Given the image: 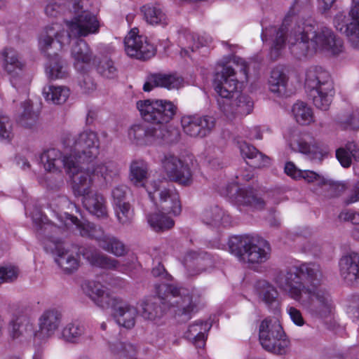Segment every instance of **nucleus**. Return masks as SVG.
I'll return each mask as SVG.
<instances>
[{
	"instance_id": "f257e3e1",
	"label": "nucleus",
	"mask_w": 359,
	"mask_h": 359,
	"mask_svg": "<svg viewBox=\"0 0 359 359\" xmlns=\"http://www.w3.org/2000/svg\"><path fill=\"white\" fill-rule=\"evenodd\" d=\"M322 279L321 267L316 262H304L278 271L273 278L290 298L320 320L330 317L334 310L330 293L321 285Z\"/></svg>"
},
{
	"instance_id": "f03ea898",
	"label": "nucleus",
	"mask_w": 359,
	"mask_h": 359,
	"mask_svg": "<svg viewBox=\"0 0 359 359\" xmlns=\"http://www.w3.org/2000/svg\"><path fill=\"white\" fill-rule=\"evenodd\" d=\"M137 107L145 121L150 123L133 125L128 130L130 140L139 146L171 142L165 124L175 116L177 107L165 100H144L138 101Z\"/></svg>"
},
{
	"instance_id": "7ed1b4c3",
	"label": "nucleus",
	"mask_w": 359,
	"mask_h": 359,
	"mask_svg": "<svg viewBox=\"0 0 359 359\" xmlns=\"http://www.w3.org/2000/svg\"><path fill=\"white\" fill-rule=\"evenodd\" d=\"M289 48L298 58L312 54L318 49L337 55L343 50V41L330 28L325 27L316 30L311 25L302 24L291 31Z\"/></svg>"
},
{
	"instance_id": "20e7f679",
	"label": "nucleus",
	"mask_w": 359,
	"mask_h": 359,
	"mask_svg": "<svg viewBox=\"0 0 359 359\" xmlns=\"http://www.w3.org/2000/svg\"><path fill=\"white\" fill-rule=\"evenodd\" d=\"M213 86L216 93L226 99L222 102L218 100V103L228 119L245 116L252 112L254 104L249 96L241 94L233 101L229 100L236 93L238 86L235 70L230 65H223L217 67Z\"/></svg>"
},
{
	"instance_id": "39448f33",
	"label": "nucleus",
	"mask_w": 359,
	"mask_h": 359,
	"mask_svg": "<svg viewBox=\"0 0 359 359\" xmlns=\"http://www.w3.org/2000/svg\"><path fill=\"white\" fill-rule=\"evenodd\" d=\"M83 292L97 305L103 309L111 308L116 323L126 329L133 328L138 315L137 309L124 299L113 296L100 283L84 280L81 284Z\"/></svg>"
},
{
	"instance_id": "423d86ee",
	"label": "nucleus",
	"mask_w": 359,
	"mask_h": 359,
	"mask_svg": "<svg viewBox=\"0 0 359 359\" xmlns=\"http://www.w3.org/2000/svg\"><path fill=\"white\" fill-rule=\"evenodd\" d=\"M61 0H47L44 8L45 13L50 18L60 15L64 8ZM72 5L69 11L74 13L71 20H65L68 29L67 37H81L98 32L100 25L96 16L83 8V0H68Z\"/></svg>"
},
{
	"instance_id": "0eeeda50",
	"label": "nucleus",
	"mask_w": 359,
	"mask_h": 359,
	"mask_svg": "<svg viewBox=\"0 0 359 359\" xmlns=\"http://www.w3.org/2000/svg\"><path fill=\"white\" fill-rule=\"evenodd\" d=\"M69 38L65 36V32H61L57 25L46 27L39 37V49L48 58L46 72L51 79H64L68 74L65 62L59 57L57 51L69 43Z\"/></svg>"
},
{
	"instance_id": "6e6552de",
	"label": "nucleus",
	"mask_w": 359,
	"mask_h": 359,
	"mask_svg": "<svg viewBox=\"0 0 359 359\" xmlns=\"http://www.w3.org/2000/svg\"><path fill=\"white\" fill-rule=\"evenodd\" d=\"M37 233L39 236H44L43 243L46 250L56 255L55 262L57 265L66 273H72L76 271L79 266V256L78 254L74 255L67 250L63 242L52 235L60 231V229L52 224L45 222L46 218L39 212L32 216Z\"/></svg>"
},
{
	"instance_id": "1a4fd4ad",
	"label": "nucleus",
	"mask_w": 359,
	"mask_h": 359,
	"mask_svg": "<svg viewBox=\"0 0 359 359\" xmlns=\"http://www.w3.org/2000/svg\"><path fill=\"white\" fill-rule=\"evenodd\" d=\"M230 252L241 261L251 264H261L269 259V243L258 235L233 236L229 240Z\"/></svg>"
},
{
	"instance_id": "9d476101",
	"label": "nucleus",
	"mask_w": 359,
	"mask_h": 359,
	"mask_svg": "<svg viewBox=\"0 0 359 359\" xmlns=\"http://www.w3.org/2000/svg\"><path fill=\"white\" fill-rule=\"evenodd\" d=\"M157 294L162 304L172 309L178 321L185 323L198 311L197 299H194L189 291L172 284H161L157 289Z\"/></svg>"
},
{
	"instance_id": "9b49d317",
	"label": "nucleus",
	"mask_w": 359,
	"mask_h": 359,
	"mask_svg": "<svg viewBox=\"0 0 359 359\" xmlns=\"http://www.w3.org/2000/svg\"><path fill=\"white\" fill-rule=\"evenodd\" d=\"M305 86L309 89V97L316 107L327 110L334 94L330 74L321 67H311L306 72Z\"/></svg>"
},
{
	"instance_id": "f8f14e48",
	"label": "nucleus",
	"mask_w": 359,
	"mask_h": 359,
	"mask_svg": "<svg viewBox=\"0 0 359 359\" xmlns=\"http://www.w3.org/2000/svg\"><path fill=\"white\" fill-rule=\"evenodd\" d=\"M63 144L69 149L73 158L79 162L90 163L99 154L100 140L97 134L92 130H84L76 136L67 135Z\"/></svg>"
},
{
	"instance_id": "ddd939ff",
	"label": "nucleus",
	"mask_w": 359,
	"mask_h": 359,
	"mask_svg": "<svg viewBox=\"0 0 359 359\" xmlns=\"http://www.w3.org/2000/svg\"><path fill=\"white\" fill-rule=\"evenodd\" d=\"M67 220L74 224L83 237H89L97 241L99 246L104 250L116 257L124 256L127 253L125 244L116 237L104 234L100 226L90 222H81L74 215L67 214Z\"/></svg>"
},
{
	"instance_id": "4468645a",
	"label": "nucleus",
	"mask_w": 359,
	"mask_h": 359,
	"mask_svg": "<svg viewBox=\"0 0 359 359\" xmlns=\"http://www.w3.org/2000/svg\"><path fill=\"white\" fill-rule=\"evenodd\" d=\"M259 339L262 348L268 352L285 354L290 346L283 329L276 318H265L259 327Z\"/></svg>"
},
{
	"instance_id": "2eb2a0df",
	"label": "nucleus",
	"mask_w": 359,
	"mask_h": 359,
	"mask_svg": "<svg viewBox=\"0 0 359 359\" xmlns=\"http://www.w3.org/2000/svg\"><path fill=\"white\" fill-rule=\"evenodd\" d=\"M334 25L337 30L344 34L351 46L359 48V0H351L348 17L342 13L337 14L334 18Z\"/></svg>"
},
{
	"instance_id": "dca6fc26",
	"label": "nucleus",
	"mask_w": 359,
	"mask_h": 359,
	"mask_svg": "<svg viewBox=\"0 0 359 359\" xmlns=\"http://www.w3.org/2000/svg\"><path fill=\"white\" fill-rule=\"evenodd\" d=\"M124 46L126 54L138 60H147L152 57L156 53L154 46L151 43L147 36L139 34L137 28L132 29L124 39Z\"/></svg>"
},
{
	"instance_id": "f3484780",
	"label": "nucleus",
	"mask_w": 359,
	"mask_h": 359,
	"mask_svg": "<svg viewBox=\"0 0 359 359\" xmlns=\"http://www.w3.org/2000/svg\"><path fill=\"white\" fill-rule=\"evenodd\" d=\"M288 24L289 22L283 20L282 25L279 27L271 26L262 29V39L264 41L269 42L270 56L273 60H277L280 56L286 46L287 40L289 43L291 31L299 25H295L289 30Z\"/></svg>"
},
{
	"instance_id": "a211bd4d",
	"label": "nucleus",
	"mask_w": 359,
	"mask_h": 359,
	"mask_svg": "<svg viewBox=\"0 0 359 359\" xmlns=\"http://www.w3.org/2000/svg\"><path fill=\"white\" fill-rule=\"evenodd\" d=\"M184 132L192 137L204 138L214 130L216 118L210 115H187L181 120Z\"/></svg>"
},
{
	"instance_id": "6ab92c4d",
	"label": "nucleus",
	"mask_w": 359,
	"mask_h": 359,
	"mask_svg": "<svg viewBox=\"0 0 359 359\" xmlns=\"http://www.w3.org/2000/svg\"><path fill=\"white\" fill-rule=\"evenodd\" d=\"M163 170L169 180L184 186H189L192 182V175L188 165L177 156L167 154L161 159Z\"/></svg>"
},
{
	"instance_id": "aec40b11",
	"label": "nucleus",
	"mask_w": 359,
	"mask_h": 359,
	"mask_svg": "<svg viewBox=\"0 0 359 359\" xmlns=\"http://www.w3.org/2000/svg\"><path fill=\"white\" fill-rule=\"evenodd\" d=\"M153 191L147 188L148 195L151 201L156 198V194L159 197V205L163 211L166 213L179 215L181 212V205L178 193L173 187H161L157 182L151 183Z\"/></svg>"
},
{
	"instance_id": "412c9836",
	"label": "nucleus",
	"mask_w": 359,
	"mask_h": 359,
	"mask_svg": "<svg viewBox=\"0 0 359 359\" xmlns=\"http://www.w3.org/2000/svg\"><path fill=\"white\" fill-rule=\"evenodd\" d=\"M74 161L70 152L64 155L55 148L44 150L40 155V162L44 170L53 173H61L62 170L65 172H72Z\"/></svg>"
},
{
	"instance_id": "4be33fe9",
	"label": "nucleus",
	"mask_w": 359,
	"mask_h": 359,
	"mask_svg": "<svg viewBox=\"0 0 359 359\" xmlns=\"http://www.w3.org/2000/svg\"><path fill=\"white\" fill-rule=\"evenodd\" d=\"M4 67L5 71L10 76L11 83L15 89H17L22 79L25 63L20 57L16 50L13 48H5L2 52Z\"/></svg>"
},
{
	"instance_id": "5701e85b",
	"label": "nucleus",
	"mask_w": 359,
	"mask_h": 359,
	"mask_svg": "<svg viewBox=\"0 0 359 359\" xmlns=\"http://www.w3.org/2000/svg\"><path fill=\"white\" fill-rule=\"evenodd\" d=\"M85 163L74 161L73 170L72 172L66 173L69 176L72 181V188L75 194L79 196H85L90 191L93 184L92 169L87 168L84 169L81 164Z\"/></svg>"
},
{
	"instance_id": "b1692460",
	"label": "nucleus",
	"mask_w": 359,
	"mask_h": 359,
	"mask_svg": "<svg viewBox=\"0 0 359 359\" xmlns=\"http://www.w3.org/2000/svg\"><path fill=\"white\" fill-rule=\"evenodd\" d=\"M292 149L303 154L309 155L312 159L321 161L327 151L310 134H303L291 143Z\"/></svg>"
},
{
	"instance_id": "393cba45",
	"label": "nucleus",
	"mask_w": 359,
	"mask_h": 359,
	"mask_svg": "<svg viewBox=\"0 0 359 359\" xmlns=\"http://www.w3.org/2000/svg\"><path fill=\"white\" fill-rule=\"evenodd\" d=\"M71 55L75 69L80 72H85L86 67L95 59L89 45L83 39L76 41L72 48Z\"/></svg>"
},
{
	"instance_id": "a878e982",
	"label": "nucleus",
	"mask_w": 359,
	"mask_h": 359,
	"mask_svg": "<svg viewBox=\"0 0 359 359\" xmlns=\"http://www.w3.org/2000/svg\"><path fill=\"white\" fill-rule=\"evenodd\" d=\"M140 12L144 20L151 26L165 27L170 23L166 11L160 4H145L141 7Z\"/></svg>"
},
{
	"instance_id": "bb28decb",
	"label": "nucleus",
	"mask_w": 359,
	"mask_h": 359,
	"mask_svg": "<svg viewBox=\"0 0 359 359\" xmlns=\"http://www.w3.org/2000/svg\"><path fill=\"white\" fill-rule=\"evenodd\" d=\"M178 39L182 48L181 54L184 55L189 54V50L194 52L201 46H207L212 42V38L210 36L207 34L199 36L187 29L180 32Z\"/></svg>"
},
{
	"instance_id": "cd10ccee",
	"label": "nucleus",
	"mask_w": 359,
	"mask_h": 359,
	"mask_svg": "<svg viewBox=\"0 0 359 359\" xmlns=\"http://www.w3.org/2000/svg\"><path fill=\"white\" fill-rule=\"evenodd\" d=\"M178 39L182 48L181 54L184 55L189 54V50L194 52L201 46H207L212 42V38L210 36L207 34L199 36L187 29L180 32Z\"/></svg>"
},
{
	"instance_id": "c85d7f7f",
	"label": "nucleus",
	"mask_w": 359,
	"mask_h": 359,
	"mask_svg": "<svg viewBox=\"0 0 359 359\" xmlns=\"http://www.w3.org/2000/svg\"><path fill=\"white\" fill-rule=\"evenodd\" d=\"M182 78L174 74H153L147 76L143 90L145 92H150L156 87L168 89L178 88L182 85Z\"/></svg>"
},
{
	"instance_id": "c756f323",
	"label": "nucleus",
	"mask_w": 359,
	"mask_h": 359,
	"mask_svg": "<svg viewBox=\"0 0 359 359\" xmlns=\"http://www.w3.org/2000/svg\"><path fill=\"white\" fill-rule=\"evenodd\" d=\"M82 253L84 258L92 265L104 269L118 271L126 269L124 264H121L118 260L103 255L96 250L85 249Z\"/></svg>"
},
{
	"instance_id": "7c9ffc66",
	"label": "nucleus",
	"mask_w": 359,
	"mask_h": 359,
	"mask_svg": "<svg viewBox=\"0 0 359 359\" xmlns=\"http://www.w3.org/2000/svg\"><path fill=\"white\" fill-rule=\"evenodd\" d=\"M341 276L347 282L353 283L359 279V254L351 252L339 260Z\"/></svg>"
},
{
	"instance_id": "2f4dec72",
	"label": "nucleus",
	"mask_w": 359,
	"mask_h": 359,
	"mask_svg": "<svg viewBox=\"0 0 359 359\" xmlns=\"http://www.w3.org/2000/svg\"><path fill=\"white\" fill-rule=\"evenodd\" d=\"M83 196V206L90 214L98 218L104 219L107 217V201L102 194L90 191Z\"/></svg>"
},
{
	"instance_id": "473e14b6",
	"label": "nucleus",
	"mask_w": 359,
	"mask_h": 359,
	"mask_svg": "<svg viewBox=\"0 0 359 359\" xmlns=\"http://www.w3.org/2000/svg\"><path fill=\"white\" fill-rule=\"evenodd\" d=\"M211 326L208 321L196 320L189 326L184 333V337L191 341L196 348H203Z\"/></svg>"
},
{
	"instance_id": "72a5a7b5",
	"label": "nucleus",
	"mask_w": 359,
	"mask_h": 359,
	"mask_svg": "<svg viewBox=\"0 0 359 359\" xmlns=\"http://www.w3.org/2000/svg\"><path fill=\"white\" fill-rule=\"evenodd\" d=\"M142 317L147 320L154 321L156 319L161 318L168 307L162 304L160 297L158 298L150 299L143 301L140 305Z\"/></svg>"
},
{
	"instance_id": "f704fd0d",
	"label": "nucleus",
	"mask_w": 359,
	"mask_h": 359,
	"mask_svg": "<svg viewBox=\"0 0 359 359\" xmlns=\"http://www.w3.org/2000/svg\"><path fill=\"white\" fill-rule=\"evenodd\" d=\"M120 165L114 161H106L92 168L93 175L100 177L106 184L117 180L120 174Z\"/></svg>"
},
{
	"instance_id": "c9c22d12",
	"label": "nucleus",
	"mask_w": 359,
	"mask_h": 359,
	"mask_svg": "<svg viewBox=\"0 0 359 359\" xmlns=\"http://www.w3.org/2000/svg\"><path fill=\"white\" fill-rule=\"evenodd\" d=\"M288 76L282 67L273 68L269 79V90L278 97L287 96Z\"/></svg>"
},
{
	"instance_id": "e433bc0d",
	"label": "nucleus",
	"mask_w": 359,
	"mask_h": 359,
	"mask_svg": "<svg viewBox=\"0 0 359 359\" xmlns=\"http://www.w3.org/2000/svg\"><path fill=\"white\" fill-rule=\"evenodd\" d=\"M242 156L247 159V163L254 168H260L269 163V158L260 152L254 146L244 142L240 144Z\"/></svg>"
},
{
	"instance_id": "4c0bfd02",
	"label": "nucleus",
	"mask_w": 359,
	"mask_h": 359,
	"mask_svg": "<svg viewBox=\"0 0 359 359\" xmlns=\"http://www.w3.org/2000/svg\"><path fill=\"white\" fill-rule=\"evenodd\" d=\"M61 313L55 309L46 311L39 318V329L45 337L52 336L61 323Z\"/></svg>"
},
{
	"instance_id": "58836bf2",
	"label": "nucleus",
	"mask_w": 359,
	"mask_h": 359,
	"mask_svg": "<svg viewBox=\"0 0 359 359\" xmlns=\"http://www.w3.org/2000/svg\"><path fill=\"white\" fill-rule=\"evenodd\" d=\"M149 167L142 160L133 161L130 165L129 180L136 187H145L149 178Z\"/></svg>"
},
{
	"instance_id": "ea45409f",
	"label": "nucleus",
	"mask_w": 359,
	"mask_h": 359,
	"mask_svg": "<svg viewBox=\"0 0 359 359\" xmlns=\"http://www.w3.org/2000/svg\"><path fill=\"white\" fill-rule=\"evenodd\" d=\"M9 331L13 339H18L33 332V325L29 316L14 315L9 323Z\"/></svg>"
},
{
	"instance_id": "a19ab883",
	"label": "nucleus",
	"mask_w": 359,
	"mask_h": 359,
	"mask_svg": "<svg viewBox=\"0 0 359 359\" xmlns=\"http://www.w3.org/2000/svg\"><path fill=\"white\" fill-rule=\"evenodd\" d=\"M203 222L212 226H227L231 224V219L219 206H215L206 209L202 215Z\"/></svg>"
},
{
	"instance_id": "79ce46f5",
	"label": "nucleus",
	"mask_w": 359,
	"mask_h": 359,
	"mask_svg": "<svg viewBox=\"0 0 359 359\" xmlns=\"http://www.w3.org/2000/svg\"><path fill=\"white\" fill-rule=\"evenodd\" d=\"M236 198L238 203L249 205L258 210L262 209L265 205L264 201L259 197L251 187L239 189Z\"/></svg>"
},
{
	"instance_id": "37998d69",
	"label": "nucleus",
	"mask_w": 359,
	"mask_h": 359,
	"mask_svg": "<svg viewBox=\"0 0 359 359\" xmlns=\"http://www.w3.org/2000/svg\"><path fill=\"white\" fill-rule=\"evenodd\" d=\"M43 95L47 102L62 104L67 101L70 95V90L66 86L50 85L43 88Z\"/></svg>"
},
{
	"instance_id": "c03bdc74",
	"label": "nucleus",
	"mask_w": 359,
	"mask_h": 359,
	"mask_svg": "<svg viewBox=\"0 0 359 359\" xmlns=\"http://www.w3.org/2000/svg\"><path fill=\"white\" fill-rule=\"evenodd\" d=\"M85 332V327L78 322L67 324L61 332V338L66 342L79 343Z\"/></svg>"
},
{
	"instance_id": "a18cd8bd",
	"label": "nucleus",
	"mask_w": 359,
	"mask_h": 359,
	"mask_svg": "<svg viewBox=\"0 0 359 359\" xmlns=\"http://www.w3.org/2000/svg\"><path fill=\"white\" fill-rule=\"evenodd\" d=\"M292 112L296 121L301 125H309L313 121L312 109L304 102L298 101L294 103Z\"/></svg>"
},
{
	"instance_id": "49530a36",
	"label": "nucleus",
	"mask_w": 359,
	"mask_h": 359,
	"mask_svg": "<svg viewBox=\"0 0 359 359\" xmlns=\"http://www.w3.org/2000/svg\"><path fill=\"white\" fill-rule=\"evenodd\" d=\"M166 212H156L147 216V222L156 231H163L173 227L175 222Z\"/></svg>"
},
{
	"instance_id": "de8ad7c7",
	"label": "nucleus",
	"mask_w": 359,
	"mask_h": 359,
	"mask_svg": "<svg viewBox=\"0 0 359 359\" xmlns=\"http://www.w3.org/2000/svg\"><path fill=\"white\" fill-rule=\"evenodd\" d=\"M278 292L271 284L262 281L259 283V297L265 304L271 309H276L278 305Z\"/></svg>"
},
{
	"instance_id": "09e8293b",
	"label": "nucleus",
	"mask_w": 359,
	"mask_h": 359,
	"mask_svg": "<svg viewBox=\"0 0 359 359\" xmlns=\"http://www.w3.org/2000/svg\"><path fill=\"white\" fill-rule=\"evenodd\" d=\"M23 111L20 115L18 121L23 127L32 128L36 126L39 114L34 111L29 102H24L22 103Z\"/></svg>"
},
{
	"instance_id": "8fccbe9b",
	"label": "nucleus",
	"mask_w": 359,
	"mask_h": 359,
	"mask_svg": "<svg viewBox=\"0 0 359 359\" xmlns=\"http://www.w3.org/2000/svg\"><path fill=\"white\" fill-rule=\"evenodd\" d=\"M202 253H198L196 251L189 250L187 251L183 258V264L187 269V276L190 277L195 276L196 273L195 270L193 269V264H202L203 259L201 255Z\"/></svg>"
},
{
	"instance_id": "3c124183",
	"label": "nucleus",
	"mask_w": 359,
	"mask_h": 359,
	"mask_svg": "<svg viewBox=\"0 0 359 359\" xmlns=\"http://www.w3.org/2000/svg\"><path fill=\"white\" fill-rule=\"evenodd\" d=\"M97 70L101 76L107 79L115 78L118 72L114 62L107 57H104L100 61Z\"/></svg>"
},
{
	"instance_id": "603ef678",
	"label": "nucleus",
	"mask_w": 359,
	"mask_h": 359,
	"mask_svg": "<svg viewBox=\"0 0 359 359\" xmlns=\"http://www.w3.org/2000/svg\"><path fill=\"white\" fill-rule=\"evenodd\" d=\"M117 219L122 224H129L133 217V211L128 203L115 205Z\"/></svg>"
},
{
	"instance_id": "864d4df0",
	"label": "nucleus",
	"mask_w": 359,
	"mask_h": 359,
	"mask_svg": "<svg viewBox=\"0 0 359 359\" xmlns=\"http://www.w3.org/2000/svg\"><path fill=\"white\" fill-rule=\"evenodd\" d=\"M13 137V123L8 116L0 111V139L11 141Z\"/></svg>"
},
{
	"instance_id": "5fc2aeb1",
	"label": "nucleus",
	"mask_w": 359,
	"mask_h": 359,
	"mask_svg": "<svg viewBox=\"0 0 359 359\" xmlns=\"http://www.w3.org/2000/svg\"><path fill=\"white\" fill-rule=\"evenodd\" d=\"M207 162L213 168H218L222 164V151L214 145H209L205 151Z\"/></svg>"
},
{
	"instance_id": "6e6d98bb",
	"label": "nucleus",
	"mask_w": 359,
	"mask_h": 359,
	"mask_svg": "<svg viewBox=\"0 0 359 359\" xmlns=\"http://www.w3.org/2000/svg\"><path fill=\"white\" fill-rule=\"evenodd\" d=\"M310 0H294L286 14L284 20L286 22L290 21V18L310 8Z\"/></svg>"
},
{
	"instance_id": "4d7b16f0",
	"label": "nucleus",
	"mask_w": 359,
	"mask_h": 359,
	"mask_svg": "<svg viewBox=\"0 0 359 359\" xmlns=\"http://www.w3.org/2000/svg\"><path fill=\"white\" fill-rule=\"evenodd\" d=\"M18 269L14 266L0 267V284L13 282L18 278Z\"/></svg>"
},
{
	"instance_id": "13d9d810",
	"label": "nucleus",
	"mask_w": 359,
	"mask_h": 359,
	"mask_svg": "<svg viewBox=\"0 0 359 359\" xmlns=\"http://www.w3.org/2000/svg\"><path fill=\"white\" fill-rule=\"evenodd\" d=\"M346 128L359 129V109H356L345 116L341 121Z\"/></svg>"
},
{
	"instance_id": "bf43d9fd",
	"label": "nucleus",
	"mask_w": 359,
	"mask_h": 359,
	"mask_svg": "<svg viewBox=\"0 0 359 359\" xmlns=\"http://www.w3.org/2000/svg\"><path fill=\"white\" fill-rule=\"evenodd\" d=\"M304 179L308 182H317L318 184H325L327 180L313 171L302 170L301 179Z\"/></svg>"
},
{
	"instance_id": "052dcab7",
	"label": "nucleus",
	"mask_w": 359,
	"mask_h": 359,
	"mask_svg": "<svg viewBox=\"0 0 359 359\" xmlns=\"http://www.w3.org/2000/svg\"><path fill=\"white\" fill-rule=\"evenodd\" d=\"M126 192L127 187L123 185L118 186L112 190V197L114 198L115 205L126 203L124 201Z\"/></svg>"
},
{
	"instance_id": "680f3d73",
	"label": "nucleus",
	"mask_w": 359,
	"mask_h": 359,
	"mask_svg": "<svg viewBox=\"0 0 359 359\" xmlns=\"http://www.w3.org/2000/svg\"><path fill=\"white\" fill-rule=\"evenodd\" d=\"M336 157L344 168H348L351 164L352 156L349 154L347 149L339 148L336 151Z\"/></svg>"
},
{
	"instance_id": "e2e57ef3",
	"label": "nucleus",
	"mask_w": 359,
	"mask_h": 359,
	"mask_svg": "<svg viewBox=\"0 0 359 359\" xmlns=\"http://www.w3.org/2000/svg\"><path fill=\"white\" fill-rule=\"evenodd\" d=\"M201 257L203 259L202 264H193V269L195 270V272L196 273L195 274V276L205 271L208 268H210L212 266V260L206 252H203Z\"/></svg>"
},
{
	"instance_id": "0e129e2a",
	"label": "nucleus",
	"mask_w": 359,
	"mask_h": 359,
	"mask_svg": "<svg viewBox=\"0 0 359 359\" xmlns=\"http://www.w3.org/2000/svg\"><path fill=\"white\" fill-rule=\"evenodd\" d=\"M348 313L353 318L359 319V294H355L351 296Z\"/></svg>"
},
{
	"instance_id": "69168bd1",
	"label": "nucleus",
	"mask_w": 359,
	"mask_h": 359,
	"mask_svg": "<svg viewBox=\"0 0 359 359\" xmlns=\"http://www.w3.org/2000/svg\"><path fill=\"white\" fill-rule=\"evenodd\" d=\"M287 313L289 314L292 321L297 326H302L305 322L302 316V312L294 306L287 308Z\"/></svg>"
},
{
	"instance_id": "338daca9",
	"label": "nucleus",
	"mask_w": 359,
	"mask_h": 359,
	"mask_svg": "<svg viewBox=\"0 0 359 359\" xmlns=\"http://www.w3.org/2000/svg\"><path fill=\"white\" fill-rule=\"evenodd\" d=\"M285 172L294 180L301 179L302 170L298 169L292 162L286 163Z\"/></svg>"
},
{
	"instance_id": "774afa93",
	"label": "nucleus",
	"mask_w": 359,
	"mask_h": 359,
	"mask_svg": "<svg viewBox=\"0 0 359 359\" xmlns=\"http://www.w3.org/2000/svg\"><path fill=\"white\" fill-rule=\"evenodd\" d=\"M151 273L154 277H158L163 280H169L170 277L165 271L164 266L161 263H158V264L152 269Z\"/></svg>"
}]
</instances>
